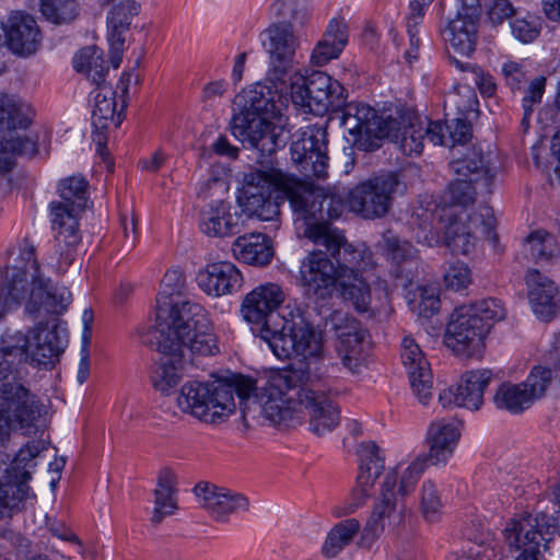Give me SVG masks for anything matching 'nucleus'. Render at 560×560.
Masks as SVG:
<instances>
[{"instance_id": "obj_49", "label": "nucleus", "mask_w": 560, "mask_h": 560, "mask_svg": "<svg viewBox=\"0 0 560 560\" xmlns=\"http://www.w3.org/2000/svg\"><path fill=\"white\" fill-rule=\"evenodd\" d=\"M476 318L490 330L495 323L505 318L506 311L501 301L497 299H485L469 304H463Z\"/></svg>"}, {"instance_id": "obj_34", "label": "nucleus", "mask_w": 560, "mask_h": 560, "mask_svg": "<svg viewBox=\"0 0 560 560\" xmlns=\"http://www.w3.org/2000/svg\"><path fill=\"white\" fill-rule=\"evenodd\" d=\"M9 49L19 56H31L37 51L42 33L35 19L21 11L12 12L2 23Z\"/></svg>"}, {"instance_id": "obj_57", "label": "nucleus", "mask_w": 560, "mask_h": 560, "mask_svg": "<svg viewBox=\"0 0 560 560\" xmlns=\"http://www.w3.org/2000/svg\"><path fill=\"white\" fill-rule=\"evenodd\" d=\"M22 362L19 350L9 345V334L5 335L0 347V381L8 377Z\"/></svg>"}, {"instance_id": "obj_46", "label": "nucleus", "mask_w": 560, "mask_h": 560, "mask_svg": "<svg viewBox=\"0 0 560 560\" xmlns=\"http://www.w3.org/2000/svg\"><path fill=\"white\" fill-rule=\"evenodd\" d=\"M529 256L536 261H548L560 256V246L556 238L546 231L533 232L525 244Z\"/></svg>"}, {"instance_id": "obj_54", "label": "nucleus", "mask_w": 560, "mask_h": 560, "mask_svg": "<svg viewBox=\"0 0 560 560\" xmlns=\"http://www.w3.org/2000/svg\"><path fill=\"white\" fill-rule=\"evenodd\" d=\"M550 382L551 371L542 366H535L522 384L533 402H535L546 394Z\"/></svg>"}, {"instance_id": "obj_2", "label": "nucleus", "mask_w": 560, "mask_h": 560, "mask_svg": "<svg viewBox=\"0 0 560 560\" xmlns=\"http://www.w3.org/2000/svg\"><path fill=\"white\" fill-rule=\"evenodd\" d=\"M451 166L456 178L448 188L450 205L440 209L429 200L425 208L417 209L415 214L421 224L415 236L420 244L443 243L453 254L467 255L476 248L480 237L497 240L492 209L486 206L478 210L469 208L477 189H488L495 174L489 155L477 147L454 159Z\"/></svg>"}, {"instance_id": "obj_26", "label": "nucleus", "mask_w": 560, "mask_h": 560, "mask_svg": "<svg viewBox=\"0 0 560 560\" xmlns=\"http://www.w3.org/2000/svg\"><path fill=\"white\" fill-rule=\"evenodd\" d=\"M340 279L336 261L320 249L310 252L301 262V284L316 299L326 300L335 292H340Z\"/></svg>"}, {"instance_id": "obj_3", "label": "nucleus", "mask_w": 560, "mask_h": 560, "mask_svg": "<svg viewBox=\"0 0 560 560\" xmlns=\"http://www.w3.org/2000/svg\"><path fill=\"white\" fill-rule=\"evenodd\" d=\"M290 200L296 220L305 224L317 214L329 219L341 215L343 200L337 187H315L276 167L250 168L242 174L236 189L241 214L260 221H273L280 215L284 198Z\"/></svg>"}, {"instance_id": "obj_47", "label": "nucleus", "mask_w": 560, "mask_h": 560, "mask_svg": "<svg viewBox=\"0 0 560 560\" xmlns=\"http://www.w3.org/2000/svg\"><path fill=\"white\" fill-rule=\"evenodd\" d=\"M73 67L78 72L85 73L97 84L105 74L102 51L94 46L81 49L73 58Z\"/></svg>"}, {"instance_id": "obj_14", "label": "nucleus", "mask_w": 560, "mask_h": 560, "mask_svg": "<svg viewBox=\"0 0 560 560\" xmlns=\"http://www.w3.org/2000/svg\"><path fill=\"white\" fill-rule=\"evenodd\" d=\"M45 412L43 402L24 385L16 382L0 385V443L16 430L32 433Z\"/></svg>"}, {"instance_id": "obj_39", "label": "nucleus", "mask_w": 560, "mask_h": 560, "mask_svg": "<svg viewBox=\"0 0 560 560\" xmlns=\"http://www.w3.org/2000/svg\"><path fill=\"white\" fill-rule=\"evenodd\" d=\"M408 511L406 500L380 487V499L373 508L368 529L374 536L393 533L405 523Z\"/></svg>"}, {"instance_id": "obj_11", "label": "nucleus", "mask_w": 560, "mask_h": 560, "mask_svg": "<svg viewBox=\"0 0 560 560\" xmlns=\"http://www.w3.org/2000/svg\"><path fill=\"white\" fill-rule=\"evenodd\" d=\"M35 116L31 103L16 94L0 93V173H9L16 154L31 152L34 143L21 136Z\"/></svg>"}, {"instance_id": "obj_36", "label": "nucleus", "mask_w": 560, "mask_h": 560, "mask_svg": "<svg viewBox=\"0 0 560 560\" xmlns=\"http://www.w3.org/2000/svg\"><path fill=\"white\" fill-rule=\"evenodd\" d=\"M243 228L242 214L229 201H212L200 212L199 229L208 237H229L241 232Z\"/></svg>"}, {"instance_id": "obj_10", "label": "nucleus", "mask_w": 560, "mask_h": 560, "mask_svg": "<svg viewBox=\"0 0 560 560\" xmlns=\"http://www.w3.org/2000/svg\"><path fill=\"white\" fill-rule=\"evenodd\" d=\"M184 287L185 276L180 270L166 271L156 299L154 326L175 319L174 327L200 329V338H206L203 346H213L209 330L214 329L209 312L201 304L184 299L180 295Z\"/></svg>"}, {"instance_id": "obj_61", "label": "nucleus", "mask_w": 560, "mask_h": 560, "mask_svg": "<svg viewBox=\"0 0 560 560\" xmlns=\"http://www.w3.org/2000/svg\"><path fill=\"white\" fill-rule=\"evenodd\" d=\"M546 88V78L537 77L530 81L523 97L524 120L528 119L536 104L541 102Z\"/></svg>"}, {"instance_id": "obj_44", "label": "nucleus", "mask_w": 560, "mask_h": 560, "mask_svg": "<svg viewBox=\"0 0 560 560\" xmlns=\"http://www.w3.org/2000/svg\"><path fill=\"white\" fill-rule=\"evenodd\" d=\"M361 524L357 518H347L337 523L327 534L323 545V553L327 558L339 555L357 536Z\"/></svg>"}, {"instance_id": "obj_53", "label": "nucleus", "mask_w": 560, "mask_h": 560, "mask_svg": "<svg viewBox=\"0 0 560 560\" xmlns=\"http://www.w3.org/2000/svg\"><path fill=\"white\" fill-rule=\"evenodd\" d=\"M419 497L420 508L424 518L427 521L436 520L443 504L435 482L431 479L424 480Z\"/></svg>"}, {"instance_id": "obj_7", "label": "nucleus", "mask_w": 560, "mask_h": 560, "mask_svg": "<svg viewBox=\"0 0 560 560\" xmlns=\"http://www.w3.org/2000/svg\"><path fill=\"white\" fill-rule=\"evenodd\" d=\"M430 121L415 114L378 115L371 106L351 102L342 112L341 124L352 137L359 150L372 151L380 147L384 138L399 143V149L407 155H419L423 150L427 126Z\"/></svg>"}, {"instance_id": "obj_50", "label": "nucleus", "mask_w": 560, "mask_h": 560, "mask_svg": "<svg viewBox=\"0 0 560 560\" xmlns=\"http://www.w3.org/2000/svg\"><path fill=\"white\" fill-rule=\"evenodd\" d=\"M381 246L388 259L396 264H406L408 266L416 265L415 258L417 250L406 241H400L393 233H386L383 236Z\"/></svg>"}, {"instance_id": "obj_59", "label": "nucleus", "mask_w": 560, "mask_h": 560, "mask_svg": "<svg viewBox=\"0 0 560 560\" xmlns=\"http://www.w3.org/2000/svg\"><path fill=\"white\" fill-rule=\"evenodd\" d=\"M343 49L322 37L312 50L311 63L316 67H323L329 61L339 58Z\"/></svg>"}, {"instance_id": "obj_28", "label": "nucleus", "mask_w": 560, "mask_h": 560, "mask_svg": "<svg viewBox=\"0 0 560 560\" xmlns=\"http://www.w3.org/2000/svg\"><path fill=\"white\" fill-rule=\"evenodd\" d=\"M492 380L491 371L476 369L464 372L456 385L439 393V404L443 408L459 407L470 411L479 410L483 404L486 388Z\"/></svg>"}, {"instance_id": "obj_56", "label": "nucleus", "mask_w": 560, "mask_h": 560, "mask_svg": "<svg viewBox=\"0 0 560 560\" xmlns=\"http://www.w3.org/2000/svg\"><path fill=\"white\" fill-rule=\"evenodd\" d=\"M495 556V549L490 544L468 542L447 560H492Z\"/></svg>"}, {"instance_id": "obj_16", "label": "nucleus", "mask_w": 560, "mask_h": 560, "mask_svg": "<svg viewBox=\"0 0 560 560\" xmlns=\"http://www.w3.org/2000/svg\"><path fill=\"white\" fill-rule=\"evenodd\" d=\"M292 103L315 115H324L338 106L343 97V86L325 72H313L308 79L299 72L288 82Z\"/></svg>"}, {"instance_id": "obj_32", "label": "nucleus", "mask_w": 560, "mask_h": 560, "mask_svg": "<svg viewBox=\"0 0 560 560\" xmlns=\"http://www.w3.org/2000/svg\"><path fill=\"white\" fill-rule=\"evenodd\" d=\"M195 279L198 288L212 298L233 294L243 285L242 272L228 260L207 264L197 271Z\"/></svg>"}, {"instance_id": "obj_55", "label": "nucleus", "mask_w": 560, "mask_h": 560, "mask_svg": "<svg viewBox=\"0 0 560 560\" xmlns=\"http://www.w3.org/2000/svg\"><path fill=\"white\" fill-rule=\"evenodd\" d=\"M472 281L471 270L465 262H452L444 273V283L447 289L460 291L467 289Z\"/></svg>"}, {"instance_id": "obj_17", "label": "nucleus", "mask_w": 560, "mask_h": 560, "mask_svg": "<svg viewBox=\"0 0 560 560\" xmlns=\"http://www.w3.org/2000/svg\"><path fill=\"white\" fill-rule=\"evenodd\" d=\"M261 43L269 59L265 81L285 86V82L300 72L296 68L298 38L289 25H272L261 34Z\"/></svg>"}, {"instance_id": "obj_38", "label": "nucleus", "mask_w": 560, "mask_h": 560, "mask_svg": "<svg viewBox=\"0 0 560 560\" xmlns=\"http://www.w3.org/2000/svg\"><path fill=\"white\" fill-rule=\"evenodd\" d=\"M525 283L534 314L544 320L552 318L559 310V291L555 282L537 269H529Z\"/></svg>"}, {"instance_id": "obj_23", "label": "nucleus", "mask_w": 560, "mask_h": 560, "mask_svg": "<svg viewBox=\"0 0 560 560\" xmlns=\"http://www.w3.org/2000/svg\"><path fill=\"white\" fill-rule=\"evenodd\" d=\"M82 211L83 209L67 202L55 200L49 203V218L52 230L56 232L59 255L57 264H50L51 269L63 272L73 261L75 248L80 243L79 215Z\"/></svg>"}, {"instance_id": "obj_58", "label": "nucleus", "mask_w": 560, "mask_h": 560, "mask_svg": "<svg viewBox=\"0 0 560 560\" xmlns=\"http://www.w3.org/2000/svg\"><path fill=\"white\" fill-rule=\"evenodd\" d=\"M83 332H82V348H81V359L79 363L78 370V382L80 384L84 383L88 380L90 372V362H89V343L91 339V328L89 323L92 320V313L90 311H84L83 316Z\"/></svg>"}, {"instance_id": "obj_62", "label": "nucleus", "mask_w": 560, "mask_h": 560, "mask_svg": "<svg viewBox=\"0 0 560 560\" xmlns=\"http://www.w3.org/2000/svg\"><path fill=\"white\" fill-rule=\"evenodd\" d=\"M467 68H469V71L467 72L465 80L467 82H474L483 96H493L497 91V84L492 75L483 72L478 67H471L470 65H467Z\"/></svg>"}, {"instance_id": "obj_43", "label": "nucleus", "mask_w": 560, "mask_h": 560, "mask_svg": "<svg viewBox=\"0 0 560 560\" xmlns=\"http://www.w3.org/2000/svg\"><path fill=\"white\" fill-rule=\"evenodd\" d=\"M493 402L497 408L520 413L528 409L534 402L523 384L504 382L495 389Z\"/></svg>"}, {"instance_id": "obj_19", "label": "nucleus", "mask_w": 560, "mask_h": 560, "mask_svg": "<svg viewBox=\"0 0 560 560\" xmlns=\"http://www.w3.org/2000/svg\"><path fill=\"white\" fill-rule=\"evenodd\" d=\"M359 472L355 485L349 497L341 503L335 505L331 513L336 517H342L354 513L363 506L371 497L376 480L385 468V452L373 441L360 444Z\"/></svg>"}, {"instance_id": "obj_15", "label": "nucleus", "mask_w": 560, "mask_h": 560, "mask_svg": "<svg viewBox=\"0 0 560 560\" xmlns=\"http://www.w3.org/2000/svg\"><path fill=\"white\" fill-rule=\"evenodd\" d=\"M139 82V75L133 71L122 72L117 88L98 84L93 92L92 126L93 141L96 151L105 155L107 133L117 129L122 121V112L126 107L130 83Z\"/></svg>"}, {"instance_id": "obj_48", "label": "nucleus", "mask_w": 560, "mask_h": 560, "mask_svg": "<svg viewBox=\"0 0 560 560\" xmlns=\"http://www.w3.org/2000/svg\"><path fill=\"white\" fill-rule=\"evenodd\" d=\"M86 180L79 175H72L63 178L58 184L59 202L71 203L77 208L84 209L86 207Z\"/></svg>"}, {"instance_id": "obj_63", "label": "nucleus", "mask_w": 560, "mask_h": 560, "mask_svg": "<svg viewBox=\"0 0 560 560\" xmlns=\"http://www.w3.org/2000/svg\"><path fill=\"white\" fill-rule=\"evenodd\" d=\"M501 72L506 84L512 90H520L527 78L523 65L512 60L505 61L502 65Z\"/></svg>"}, {"instance_id": "obj_25", "label": "nucleus", "mask_w": 560, "mask_h": 560, "mask_svg": "<svg viewBox=\"0 0 560 560\" xmlns=\"http://www.w3.org/2000/svg\"><path fill=\"white\" fill-rule=\"evenodd\" d=\"M304 384L298 390L299 408L304 419L308 417L310 430L316 435L331 432L340 420L338 407L331 399L334 392L322 388L319 382Z\"/></svg>"}, {"instance_id": "obj_20", "label": "nucleus", "mask_w": 560, "mask_h": 560, "mask_svg": "<svg viewBox=\"0 0 560 560\" xmlns=\"http://www.w3.org/2000/svg\"><path fill=\"white\" fill-rule=\"evenodd\" d=\"M478 101L475 92L463 86L447 95L445 107H455L459 117L448 120L445 126L440 121H430L427 126V138L438 145L455 147L466 143L471 136V127L466 121L469 113L475 110Z\"/></svg>"}, {"instance_id": "obj_30", "label": "nucleus", "mask_w": 560, "mask_h": 560, "mask_svg": "<svg viewBox=\"0 0 560 560\" xmlns=\"http://www.w3.org/2000/svg\"><path fill=\"white\" fill-rule=\"evenodd\" d=\"M192 492L199 506L218 522H226L232 514L249 509V500L244 494L211 482L197 483Z\"/></svg>"}, {"instance_id": "obj_6", "label": "nucleus", "mask_w": 560, "mask_h": 560, "mask_svg": "<svg viewBox=\"0 0 560 560\" xmlns=\"http://www.w3.org/2000/svg\"><path fill=\"white\" fill-rule=\"evenodd\" d=\"M304 235L315 245L325 247L336 260L342 299L358 312H368L372 302L370 280L374 261L366 245L349 243L341 230L325 221L307 223Z\"/></svg>"}, {"instance_id": "obj_33", "label": "nucleus", "mask_w": 560, "mask_h": 560, "mask_svg": "<svg viewBox=\"0 0 560 560\" xmlns=\"http://www.w3.org/2000/svg\"><path fill=\"white\" fill-rule=\"evenodd\" d=\"M503 536L510 548L522 551L518 557H526V560L544 558L538 516L524 514L512 517L503 529Z\"/></svg>"}, {"instance_id": "obj_22", "label": "nucleus", "mask_w": 560, "mask_h": 560, "mask_svg": "<svg viewBox=\"0 0 560 560\" xmlns=\"http://www.w3.org/2000/svg\"><path fill=\"white\" fill-rule=\"evenodd\" d=\"M38 453L36 446L26 445L22 448L15 459L14 467L0 459V517L9 516L14 511L23 509L34 499L26 479L30 477L26 467H31L28 463L23 466L21 478L15 475L12 478V470L20 468L23 462H31Z\"/></svg>"}, {"instance_id": "obj_24", "label": "nucleus", "mask_w": 560, "mask_h": 560, "mask_svg": "<svg viewBox=\"0 0 560 560\" xmlns=\"http://www.w3.org/2000/svg\"><path fill=\"white\" fill-rule=\"evenodd\" d=\"M292 161L301 165L306 176L324 178L327 175L326 131L320 126L311 125L296 130L291 143Z\"/></svg>"}, {"instance_id": "obj_13", "label": "nucleus", "mask_w": 560, "mask_h": 560, "mask_svg": "<svg viewBox=\"0 0 560 560\" xmlns=\"http://www.w3.org/2000/svg\"><path fill=\"white\" fill-rule=\"evenodd\" d=\"M67 330L57 317L37 324L26 335L9 334V345L19 350L23 362L51 368L67 347Z\"/></svg>"}, {"instance_id": "obj_40", "label": "nucleus", "mask_w": 560, "mask_h": 560, "mask_svg": "<svg viewBox=\"0 0 560 560\" xmlns=\"http://www.w3.org/2000/svg\"><path fill=\"white\" fill-rule=\"evenodd\" d=\"M427 467L424 453L418 454L409 462H399L386 471L381 488L406 500L413 493Z\"/></svg>"}, {"instance_id": "obj_37", "label": "nucleus", "mask_w": 560, "mask_h": 560, "mask_svg": "<svg viewBox=\"0 0 560 560\" xmlns=\"http://www.w3.org/2000/svg\"><path fill=\"white\" fill-rule=\"evenodd\" d=\"M138 2H110L107 12V39L109 44L110 62L118 68L122 60L125 48L124 33L130 27L131 21L138 15Z\"/></svg>"}, {"instance_id": "obj_18", "label": "nucleus", "mask_w": 560, "mask_h": 560, "mask_svg": "<svg viewBox=\"0 0 560 560\" xmlns=\"http://www.w3.org/2000/svg\"><path fill=\"white\" fill-rule=\"evenodd\" d=\"M488 328L464 305L451 313L443 335L444 346L459 359H479L486 348Z\"/></svg>"}, {"instance_id": "obj_8", "label": "nucleus", "mask_w": 560, "mask_h": 560, "mask_svg": "<svg viewBox=\"0 0 560 560\" xmlns=\"http://www.w3.org/2000/svg\"><path fill=\"white\" fill-rule=\"evenodd\" d=\"M174 322L153 326L152 334L161 358L152 372L155 389L166 393L178 384L186 370L194 364L192 355L209 357L220 351L214 330H209L213 346H203L200 329L176 328Z\"/></svg>"}, {"instance_id": "obj_41", "label": "nucleus", "mask_w": 560, "mask_h": 560, "mask_svg": "<svg viewBox=\"0 0 560 560\" xmlns=\"http://www.w3.org/2000/svg\"><path fill=\"white\" fill-rule=\"evenodd\" d=\"M232 253L238 261L258 267L270 264L275 254L271 241L261 233L238 236L232 244Z\"/></svg>"}, {"instance_id": "obj_12", "label": "nucleus", "mask_w": 560, "mask_h": 560, "mask_svg": "<svg viewBox=\"0 0 560 560\" xmlns=\"http://www.w3.org/2000/svg\"><path fill=\"white\" fill-rule=\"evenodd\" d=\"M285 298L283 289L275 282L261 283L243 298L241 316L262 341L284 324L289 317L285 313H293L296 310L294 306L284 305Z\"/></svg>"}, {"instance_id": "obj_29", "label": "nucleus", "mask_w": 560, "mask_h": 560, "mask_svg": "<svg viewBox=\"0 0 560 560\" xmlns=\"http://www.w3.org/2000/svg\"><path fill=\"white\" fill-rule=\"evenodd\" d=\"M330 323L337 336L336 351L342 365L351 373L360 372L364 364L365 330L342 312H334Z\"/></svg>"}, {"instance_id": "obj_45", "label": "nucleus", "mask_w": 560, "mask_h": 560, "mask_svg": "<svg viewBox=\"0 0 560 560\" xmlns=\"http://www.w3.org/2000/svg\"><path fill=\"white\" fill-rule=\"evenodd\" d=\"M410 310L419 317H431L440 310L439 289L435 284L418 285L407 294Z\"/></svg>"}, {"instance_id": "obj_42", "label": "nucleus", "mask_w": 560, "mask_h": 560, "mask_svg": "<svg viewBox=\"0 0 560 560\" xmlns=\"http://www.w3.org/2000/svg\"><path fill=\"white\" fill-rule=\"evenodd\" d=\"M176 492L175 472L170 468L161 469L154 489V508L151 517L153 523H161L166 516L176 512L178 509Z\"/></svg>"}, {"instance_id": "obj_9", "label": "nucleus", "mask_w": 560, "mask_h": 560, "mask_svg": "<svg viewBox=\"0 0 560 560\" xmlns=\"http://www.w3.org/2000/svg\"><path fill=\"white\" fill-rule=\"evenodd\" d=\"M289 317L280 325L265 342L279 359L291 357L304 361L300 370L299 381L302 383L320 382L323 371L320 361L325 355L324 332L315 328L296 308L287 313Z\"/></svg>"}, {"instance_id": "obj_51", "label": "nucleus", "mask_w": 560, "mask_h": 560, "mask_svg": "<svg viewBox=\"0 0 560 560\" xmlns=\"http://www.w3.org/2000/svg\"><path fill=\"white\" fill-rule=\"evenodd\" d=\"M541 24L538 16L526 12L522 15L516 11L511 22V31L513 36L523 44L534 42L540 34Z\"/></svg>"}, {"instance_id": "obj_21", "label": "nucleus", "mask_w": 560, "mask_h": 560, "mask_svg": "<svg viewBox=\"0 0 560 560\" xmlns=\"http://www.w3.org/2000/svg\"><path fill=\"white\" fill-rule=\"evenodd\" d=\"M399 186L398 176L394 173L364 180L349 192V208L364 219L381 218L388 212Z\"/></svg>"}, {"instance_id": "obj_31", "label": "nucleus", "mask_w": 560, "mask_h": 560, "mask_svg": "<svg viewBox=\"0 0 560 560\" xmlns=\"http://www.w3.org/2000/svg\"><path fill=\"white\" fill-rule=\"evenodd\" d=\"M460 423L456 419H438L430 423L425 441L427 463L435 467H444L453 457L460 439Z\"/></svg>"}, {"instance_id": "obj_5", "label": "nucleus", "mask_w": 560, "mask_h": 560, "mask_svg": "<svg viewBox=\"0 0 560 560\" xmlns=\"http://www.w3.org/2000/svg\"><path fill=\"white\" fill-rule=\"evenodd\" d=\"M243 108L231 124L233 137L245 147L270 155L283 144V109L290 98L289 84L255 83L238 96Z\"/></svg>"}, {"instance_id": "obj_52", "label": "nucleus", "mask_w": 560, "mask_h": 560, "mask_svg": "<svg viewBox=\"0 0 560 560\" xmlns=\"http://www.w3.org/2000/svg\"><path fill=\"white\" fill-rule=\"evenodd\" d=\"M43 16L52 24H63L73 21L79 14L77 2H40Z\"/></svg>"}, {"instance_id": "obj_64", "label": "nucleus", "mask_w": 560, "mask_h": 560, "mask_svg": "<svg viewBox=\"0 0 560 560\" xmlns=\"http://www.w3.org/2000/svg\"><path fill=\"white\" fill-rule=\"evenodd\" d=\"M487 18L492 24H501L503 21L516 15V9L511 2H487L485 8Z\"/></svg>"}, {"instance_id": "obj_27", "label": "nucleus", "mask_w": 560, "mask_h": 560, "mask_svg": "<svg viewBox=\"0 0 560 560\" xmlns=\"http://www.w3.org/2000/svg\"><path fill=\"white\" fill-rule=\"evenodd\" d=\"M480 2H454L443 36L454 52L470 56L476 47L477 32L481 18Z\"/></svg>"}, {"instance_id": "obj_35", "label": "nucleus", "mask_w": 560, "mask_h": 560, "mask_svg": "<svg viewBox=\"0 0 560 560\" xmlns=\"http://www.w3.org/2000/svg\"><path fill=\"white\" fill-rule=\"evenodd\" d=\"M401 362L407 370L410 386L422 405L432 398V371L420 346L411 338H404L400 351Z\"/></svg>"}, {"instance_id": "obj_60", "label": "nucleus", "mask_w": 560, "mask_h": 560, "mask_svg": "<svg viewBox=\"0 0 560 560\" xmlns=\"http://www.w3.org/2000/svg\"><path fill=\"white\" fill-rule=\"evenodd\" d=\"M322 37L329 43L345 48L349 40V27L347 21L341 16L332 18Z\"/></svg>"}, {"instance_id": "obj_4", "label": "nucleus", "mask_w": 560, "mask_h": 560, "mask_svg": "<svg viewBox=\"0 0 560 560\" xmlns=\"http://www.w3.org/2000/svg\"><path fill=\"white\" fill-rule=\"evenodd\" d=\"M71 300L67 288H54L47 270L39 266L32 244L25 242L9 253L8 264L0 272V306L3 310L24 303L28 313L44 308L47 313L60 314Z\"/></svg>"}, {"instance_id": "obj_1", "label": "nucleus", "mask_w": 560, "mask_h": 560, "mask_svg": "<svg viewBox=\"0 0 560 560\" xmlns=\"http://www.w3.org/2000/svg\"><path fill=\"white\" fill-rule=\"evenodd\" d=\"M298 371L271 372L264 384L245 375L211 381H187L180 387L177 407L202 423L218 425L238 415L246 428L269 423L293 425L304 421L296 399Z\"/></svg>"}]
</instances>
